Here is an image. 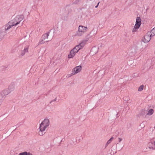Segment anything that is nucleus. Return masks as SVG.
Segmentation results:
<instances>
[{"label":"nucleus","instance_id":"obj_12","mask_svg":"<svg viewBox=\"0 0 155 155\" xmlns=\"http://www.w3.org/2000/svg\"><path fill=\"white\" fill-rule=\"evenodd\" d=\"M136 24H138L139 25H141V19L140 17H138L136 18Z\"/></svg>","mask_w":155,"mask_h":155},{"label":"nucleus","instance_id":"obj_2","mask_svg":"<svg viewBox=\"0 0 155 155\" xmlns=\"http://www.w3.org/2000/svg\"><path fill=\"white\" fill-rule=\"evenodd\" d=\"M23 17L22 15H17L14 18L11 20L9 22L13 26H16L23 20Z\"/></svg>","mask_w":155,"mask_h":155},{"label":"nucleus","instance_id":"obj_11","mask_svg":"<svg viewBox=\"0 0 155 155\" xmlns=\"http://www.w3.org/2000/svg\"><path fill=\"white\" fill-rule=\"evenodd\" d=\"M80 50V48H79L78 47L76 46L72 50L76 54Z\"/></svg>","mask_w":155,"mask_h":155},{"label":"nucleus","instance_id":"obj_3","mask_svg":"<svg viewBox=\"0 0 155 155\" xmlns=\"http://www.w3.org/2000/svg\"><path fill=\"white\" fill-rule=\"evenodd\" d=\"M87 28L86 27L79 25L78 27V32L77 33L76 36H81L83 33L87 32Z\"/></svg>","mask_w":155,"mask_h":155},{"label":"nucleus","instance_id":"obj_16","mask_svg":"<svg viewBox=\"0 0 155 155\" xmlns=\"http://www.w3.org/2000/svg\"><path fill=\"white\" fill-rule=\"evenodd\" d=\"M144 87V85H140L139 87L138 91H142Z\"/></svg>","mask_w":155,"mask_h":155},{"label":"nucleus","instance_id":"obj_13","mask_svg":"<svg viewBox=\"0 0 155 155\" xmlns=\"http://www.w3.org/2000/svg\"><path fill=\"white\" fill-rule=\"evenodd\" d=\"M153 110L152 109H151L150 110L148 111V113H147V114L148 115H152L153 113Z\"/></svg>","mask_w":155,"mask_h":155},{"label":"nucleus","instance_id":"obj_6","mask_svg":"<svg viewBox=\"0 0 155 155\" xmlns=\"http://www.w3.org/2000/svg\"><path fill=\"white\" fill-rule=\"evenodd\" d=\"M81 69L82 67L80 65H79L73 69V71H74V72L73 74H76L80 72L81 70Z\"/></svg>","mask_w":155,"mask_h":155},{"label":"nucleus","instance_id":"obj_14","mask_svg":"<svg viewBox=\"0 0 155 155\" xmlns=\"http://www.w3.org/2000/svg\"><path fill=\"white\" fill-rule=\"evenodd\" d=\"M28 48H24V50L22 51V52H23V53H22V55H24L26 52H28Z\"/></svg>","mask_w":155,"mask_h":155},{"label":"nucleus","instance_id":"obj_24","mask_svg":"<svg viewBox=\"0 0 155 155\" xmlns=\"http://www.w3.org/2000/svg\"><path fill=\"white\" fill-rule=\"evenodd\" d=\"M154 145L155 146V141L154 142Z\"/></svg>","mask_w":155,"mask_h":155},{"label":"nucleus","instance_id":"obj_23","mask_svg":"<svg viewBox=\"0 0 155 155\" xmlns=\"http://www.w3.org/2000/svg\"><path fill=\"white\" fill-rule=\"evenodd\" d=\"M2 38V34L1 33H0V40H1Z\"/></svg>","mask_w":155,"mask_h":155},{"label":"nucleus","instance_id":"obj_10","mask_svg":"<svg viewBox=\"0 0 155 155\" xmlns=\"http://www.w3.org/2000/svg\"><path fill=\"white\" fill-rule=\"evenodd\" d=\"M86 44V42L85 41H83L81 42L79 45H77L79 48H80V49H81L83 48Z\"/></svg>","mask_w":155,"mask_h":155},{"label":"nucleus","instance_id":"obj_15","mask_svg":"<svg viewBox=\"0 0 155 155\" xmlns=\"http://www.w3.org/2000/svg\"><path fill=\"white\" fill-rule=\"evenodd\" d=\"M150 35L153 36L155 35V27L151 30Z\"/></svg>","mask_w":155,"mask_h":155},{"label":"nucleus","instance_id":"obj_5","mask_svg":"<svg viewBox=\"0 0 155 155\" xmlns=\"http://www.w3.org/2000/svg\"><path fill=\"white\" fill-rule=\"evenodd\" d=\"M150 33L147 32L144 36L142 39L144 43H147L150 40L151 38Z\"/></svg>","mask_w":155,"mask_h":155},{"label":"nucleus","instance_id":"obj_19","mask_svg":"<svg viewBox=\"0 0 155 155\" xmlns=\"http://www.w3.org/2000/svg\"><path fill=\"white\" fill-rule=\"evenodd\" d=\"M137 29L135 27H134L132 30V32L134 33L137 31Z\"/></svg>","mask_w":155,"mask_h":155},{"label":"nucleus","instance_id":"obj_17","mask_svg":"<svg viewBox=\"0 0 155 155\" xmlns=\"http://www.w3.org/2000/svg\"><path fill=\"white\" fill-rule=\"evenodd\" d=\"M114 139V137H112L107 142L106 144L108 145L109 144L111 143L112 141Z\"/></svg>","mask_w":155,"mask_h":155},{"label":"nucleus","instance_id":"obj_21","mask_svg":"<svg viewBox=\"0 0 155 155\" xmlns=\"http://www.w3.org/2000/svg\"><path fill=\"white\" fill-rule=\"evenodd\" d=\"M26 155H32V154L30 153H27L26 152Z\"/></svg>","mask_w":155,"mask_h":155},{"label":"nucleus","instance_id":"obj_22","mask_svg":"<svg viewBox=\"0 0 155 155\" xmlns=\"http://www.w3.org/2000/svg\"><path fill=\"white\" fill-rule=\"evenodd\" d=\"M118 140H119V142H120L122 140V139L120 138H118Z\"/></svg>","mask_w":155,"mask_h":155},{"label":"nucleus","instance_id":"obj_27","mask_svg":"<svg viewBox=\"0 0 155 155\" xmlns=\"http://www.w3.org/2000/svg\"><path fill=\"white\" fill-rule=\"evenodd\" d=\"M99 3H100L99 2L98 3V4H97V5H98L99 4Z\"/></svg>","mask_w":155,"mask_h":155},{"label":"nucleus","instance_id":"obj_9","mask_svg":"<svg viewBox=\"0 0 155 155\" xmlns=\"http://www.w3.org/2000/svg\"><path fill=\"white\" fill-rule=\"evenodd\" d=\"M75 54H76L71 50L68 55V58H73Z\"/></svg>","mask_w":155,"mask_h":155},{"label":"nucleus","instance_id":"obj_8","mask_svg":"<svg viewBox=\"0 0 155 155\" xmlns=\"http://www.w3.org/2000/svg\"><path fill=\"white\" fill-rule=\"evenodd\" d=\"M9 93L8 90H5L0 93V96H1V97H3L6 95H8Z\"/></svg>","mask_w":155,"mask_h":155},{"label":"nucleus","instance_id":"obj_7","mask_svg":"<svg viewBox=\"0 0 155 155\" xmlns=\"http://www.w3.org/2000/svg\"><path fill=\"white\" fill-rule=\"evenodd\" d=\"M13 26L11 24L10 22L9 21L8 23L6 24L5 25V27H4V29L5 31H7L10 28H12Z\"/></svg>","mask_w":155,"mask_h":155},{"label":"nucleus","instance_id":"obj_26","mask_svg":"<svg viewBox=\"0 0 155 155\" xmlns=\"http://www.w3.org/2000/svg\"><path fill=\"white\" fill-rule=\"evenodd\" d=\"M23 53V52H22V51L21 52V55H22V53Z\"/></svg>","mask_w":155,"mask_h":155},{"label":"nucleus","instance_id":"obj_1","mask_svg":"<svg viewBox=\"0 0 155 155\" xmlns=\"http://www.w3.org/2000/svg\"><path fill=\"white\" fill-rule=\"evenodd\" d=\"M50 120L49 119L45 118L41 123L39 127V134L40 136L44 135L45 131L48 128L50 125Z\"/></svg>","mask_w":155,"mask_h":155},{"label":"nucleus","instance_id":"obj_20","mask_svg":"<svg viewBox=\"0 0 155 155\" xmlns=\"http://www.w3.org/2000/svg\"><path fill=\"white\" fill-rule=\"evenodd\" d=\"M26 152H22L20 153L18 155H26Z\"/></svg>","mask_w":155,"mask_h":155},{"label":"nucleus","instance_id":"obj_25","mask_svg":"<svg viewBox=\"0 0 155 155\" xmlns=\"http://www.w3.org/2000/svg\"><path fill=\"white\" fill-rule=\"evenodd\" d=\"M98 6V5H97V6H95V8H97V7Z\"/></svg>","mask_w":155,"mask_h":155},{"label":"nucleus","instance_id":"obj_4","mask_svg":"<svg viewBox=\"0 0 155 155\" xmlns=\"http://www.w3.org/2000/svg\"><path fill=\"white\" fill-rule=\"evenodd\" d=\"M48 36L49 34L48 33L44 34L41 37V39L39 41V44H42L48 42V41L47 39Z\"/></svg>","mask_w":155,"mask_h":155},{"label":"nucleus","instance_id":"obj_18","mask_svg":"<svg viewBox=\"0 0 155 155\" xmlns=\"http://www.w3.org/2000/svg\"><path fill=\"white\" fill-rule=\"evenodd\" d=\"M141 25H139V24H135V25L134 26V27H135V28H136V29H138L139 28H140V26Z\"/></svg>","mask_w":155,"mask_h":155}]
</instances>
